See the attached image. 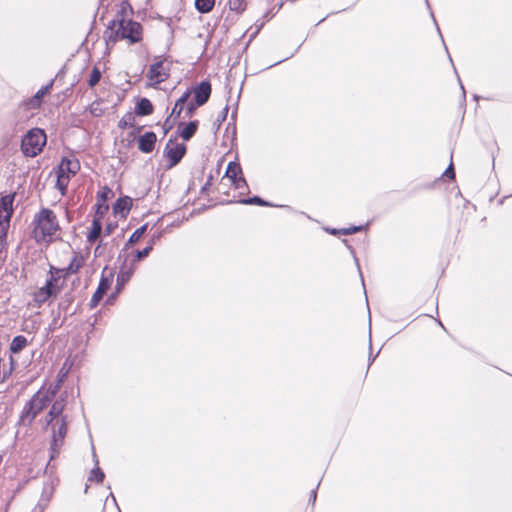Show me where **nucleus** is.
I'll list each match as a JSON object with an SVG mask.
<instances>
[{"label":"nucleus","instance_id":"nucleus-1","mask_svg":"<svg viewBox=\"0 0 512 512\" xmlns=\"http://www.w3.org/2000/svg\"><path fill=\"white\" fill-rule=\"evenodd\" d=\"M130 6L127 2L121 4V10L115 19L109 24L106 36L108 39L127 40L129 43H136L142 38V27L138 22L127 18Z\"/></svg>","mask_w":512,"mask_h":512},{"label":"nucleus","instance_id":"nucleus-2","mask_svg":"<svg viewBox=\"0 0 512 512\" xmlns=\"http://www.w3.org/2000/svg\"><path fill=\"white\" fill-rule=\"evenodd\" d=\"M32 225V235L37 243H50L58 238L60 225L51 209L42 208L36 213Z\"/></svg>","mask_w":512,"mask_h":512},{"label":"nucleus","instance_id":"nucleus-3","mask_svg":"<svg viewBox=\"0 0 512 512\" xmlns=\"http://www.w3.org/2000/svg\"><path fill=\"white\" fill-rule=\"evenodd\" d=\"M54 396V390L40 389L24 406L20 415V422L30 425L36 416L51 403Z\"/></svg>","mask_w":512,"mask_h":512},{"label":"nucleus","instance_id":"nucleus-4","mask_svg":"<svg viewBox=\"0 0 512 512\" xmlns=\"http://www.w3.org/2000/svg\"><path fill=\"white\" fill-rule=\"evenodd\" d=\"M46 144V134L42 129L34 128L27 132L21 142V149L25 156L35 157Z\"/></svg>","mask_w":512,"mask_h":512},{"label":"nucleus","instance_id":"nucleus-5","mask_svg":"<svg viewBox=\"0 0 512 512\" xmlns=\"http://www.w3.org/2000/svg\"><path fill=\"white\" fill-rule=\"evenodd\" d=\"M79 169L80 163L77 159L64 158L60 162L56 172V187L60 190L62 195L66 194V190L71 178L77 174Z\"/></svg>","mask_w":512,"mask_h":512},{"label":"nucleus","instance_id":"nucleus-6","mask_svg":"<svg viewBox=\"0 0 512 512\" xmlns=\"http://www.w3.org/2000/svg\"><path fill=\"white\" fill-rule=\"evenodd\" d=\"M46 426L51 430V459H53L63 446L68 431L67 418L58 417L50 423H46Z\"/></svg>","mask_w":512,"mask_h":512},{"label":"nucleus","instance_id":"nucleus-7","mask_svg":"<svg viewBox=\"0 0 512 512\" xmlns=\"http://www.w3.org/2000/svg\"><path fill=\"white\" fill-rule=\"evenodd\" d=\"M15 195H5L0 199V238H6L13 214Z\"/></svg>","mask_w":512,"mask_h":512},{"label":"nucleus","instance_id":"nucleus-8","mask_svg":"<svg viewBox=\"0 0 512 512\" xmlns=\"http://www.w3.org/2000/svg\"><path fill=\"white\" fill-rule=\"evenodd\" d=\"M186 153V146L183 143H178L169 140L164 149V156L168 161V167L172 168L177 165Z\"/></svg>","mask_w":512,"mask_h":512},{"label":"nucleus","instance_id":"nucleus-9","mask_svg":"<svg viewBox=\"0 0 512 512\" xmlns=\"http://www.w3.org/2000/svg\"><path fill=\"white\" fill-rule=\"evenodd\" d=\"M56 282L57 279L51 274L49 279H47L46 284L34 293V301L41 305L42 303L46 302L52 295L56 294Z\"/></svg>","mask_w":512,"mask_h":512},{"label":"nucleus","instance_id":"nucleus-10","mask_svg":"<svg viewBox=\"0 0 512 512\" xmlns=\"http://www.w3.org/2000/svg\"><path fill=\"white\" fill-rule=\"evenodd\" d=\"M168 76L169 72L166 66H150L149 71L146 74L147 85L156 87L158 84L165 81Z\"/></svg>","mask_w":512,"mask_h":512},{"label":"nucleus","instance_id":"nucleus-11","mask_svg":"<svg viewBox=\"0 0 512 512\" xmlns=\"http://www.w3.org/2000/svg\"><path fill=\"white\" fill-rule=\"evenodd\" d=\"M196 106L205 104L211 95V84L209 81H202L199 85L195 86L192 91Z\"/></svg>","mask_w":512,"mask_h":512},{"label":"nucleus","instance_id":"nucleus-12","mask_svg":"<svg viewBox=\"0 0 512 512\" xmlns=\"http://www.w3.org/2000/svg\"><path fill=\"white\" fill-rule=\"evenodd\" d=\"M113 281V277H105L102 276L101 280L99 282L98 288L93 294L91 300H90V307L94 308L98 305L100 300L103 298L104 294L107 292V290L110 288Z\"/></svg>","mask_w":512,"mask_h":512},{"label":"nucleus","instance_id":"nucleus-13","mask_svg":"<svg viewBox=\"0 0 512 512\" xmlns=\"http://www.w3.org/2000/svg\"><path fill=\"white\" fill-rule=\"evenodd\" d=\"M156 140L154 132H146L138 139V149L143 153H150L154 150Z\"/></svg>","mask_w":512,"mask_h":512},{"label":"nucleus","instance_id":"nucleus-14","mask_svg":"<svg viewBox=\"0 0 512 512\" xmlns=\"http://www.w3.org/2000/svg\"><path fill=\"white\" fill-rule=\"evenodd\" d=\"M65 407V401L63 399L55 400L52 404L48 414L46 415V423H50L58 417H66L63 415V410Z\"/></svg>","mask_w":512,"mask_h":512},{"label":"nucleus","instance_id":"nucleus-15","mask_svg":"<svg viewBox=\"0 0 512 512\" xmlns=\"http://www.w3.org/2000/svg\"><path fill=\"white\" fill-rule=\"evenodd\" d=\"M132 207V199L128 196H125V197H121L119 198L114 207H113V210H114V213L116 214H121L122 217H125L130 209Z\"/></svg>","mask_w":512,"mask_h":512},{"label":"nucleus","instance_id":"nucleus-16","mask_svg":"<svg viewBox=\"0 0 512 512\" xmlns=\"http://www.w3.org/2000/svg\"><path fill=\"white\" fill-rule=\"evenodd\" d=\"M153 112V105L147 98H142L135 107V113L138 116L150 115Z\"/></svg>","mask_w":512,"mask_h":512},{"label":"nucleus","instance_id":"nucleus-17","mask_svg":"<svg viewBox=\"0 0 512 512\" xmlns=\"http://www.w3.org/2000/svg\"><path fill=\"white\" fill-rule=\"evenodd\" d=\"M84 265V257L81 254L75 253L66 269L68 274L77 273Z\"/></svg>","mask_w":512,"mask_h":512},{"label":"nucleus","instance_id":"nucleus-18","mask_svg":"<svg viewBox=\"0 0 512 512\" xmlns=\"http://www.w3.org/2000/svg\"><path fill=\"white\" fill-rule=\"evenodd\" d=\"M191 92L190 91H186L175 103L173 109H172V112H171V117H179L180 114L182 113L183 109H184V106H185V103L187 102L189 96H190Z\"/></svg>","mask_w":512,"mask_h":512},{"label":"nucleus","instance_id":"nucleus-19","mask_svg":"<svg viewBox=\"0 0 512 512\" xmlns=\"http://www.w3.org/2000/svg\"><path fill=\"white\" fill-rule=\"evenodd\" d=\"M102 230V223L98 218H94L92 221L91 229L87 235L88 242H94L100 236Z\"/></svg>","mask_w":512,"mask_h":512},{"label":"nucleus","instance_id":"nucleus-20","mask_svg":"<svg viewBox=\"0 0 512 512\" xmlns=\"http://www.w3.org/2000/svg\"><path fill=\"white\" fill-rule=\"evenodd\" d=\"M27 343L26 337L22 335L16 336L11 342L10 350L12 353H19L27 346Z\"/></svg>","mask_w":512,"mask_h":512},{"label":"nucleus","instance_id":"nucleus-21","mask_svg":"<svg viewBox=\"0 0 512 512\" xmlns=\"http://www.w3.org/2000/svg\"><path fill=\"white\" fill-rule=\"evenodd\" d=\"M241 167L238 163L230 162L227 166L225 176L229 178L231 181L236 180L241 176Z\"/></svg>","mask_w":512,"mask_h":512},{"label":"nucleus","instance_id":"nucleus-22","mask_svg":"<svg viewBox=\"0 0 512 512\" xmlns=\"http://www.w3.org/2000/svg\"><path fill=\"white\" fill-rule=\"evenodd\" d=\"M215 5V0H195L196 9L201 13L210 12Z\"/></svg>","mask_w":512,"mask_h":512},{"label":"nucleus","instance_id":"nucleus-23","mask_svg":"<svg viewBox=\"0 0 512 512\" xmlns=\"http://www.w3.org/2000/svg\"><path fill=\"white\" fill-rule=\"evenodd\" d=\"M197 130V123L196 122H190L184 126V128L181 130V137L183 140L188 141L196 132Z\"/></svg>","mask_w":512,"mask_h":512},{"label":"nucleus","instance_id":"nucleus-24","mask_svg":"<svg viewBox=\"0 0 512 512\" xmlns=\"http://www.w3.org/2000/svg\"><path fill=\"white\" fill-rule=\"evenodd\" d=\"M103 102L102 100H95L90 106H89V112L94 117H100L104 114L105 109L103 108Z\"/></svg>","mask_w":512,"mask_h":512},{"label":"nucleus","instance_id":"nucleus-25","mask_svg":"<svg viewBox=\"0 0 512 512\" xmlns=\"http://www.w3.org/2000/svg\"><path fill=\"white\" fill-rule=\"evenodd\" d=\"M96 207L97 208L94 218H98L100 221H102L104 215L109 209V206L106 202H100V200H97Z\"/></svg>","mask_w":512,"mask_h":512},{"label":"nucleus","instance_id":"nucleus-26","mask_svg":"<svg viewBox=\"0 0 512 512\" xmlns=\"http://www.w3.org/2000/svg\"><path fill=\"white\" fill-rule=\"evenodd\" d=\"M135 271V267L132 266L128 269H126L125 267L121 268L119 274H118V281L122 282V283H125L127 281H129V279L131 278L132 274L134 273Z\"/></svg>","mask_w":512,"mask_h":512},{"label":"nucleus","instance_id":"nucleus-27","mask_svg":"<svg viewBox=\"0 0 512 512\" xmlns=\"http://www.w3.org/2000/svg\"><path fill=\"white\" fill-rule=\"evenodd\" d=\"M54 492V483L51 481L43 487L42 500L48 503Z\"/></svg>","mask_w":512,"mask_h":512},{"label":"nucleus","instance_id":"nucleus-28","mask_svg":"<svg viewBox=\"0 0 512 512\" xmlns=\"http://www.w3.org/2000/svg\"><path fill=\"white\" fill-rule=\"evenodd\" d=\"M146 228H147V225H143V226L139 227L138 229H136L130 236L129 242L130 243L138 242L140 240V238L144 235Z\"/></svg>","mask_w":512,"mask_h":512},{"label":"nucleus","instance_id":"nucleus-29","mask_svg":"<svg viewBox=\"0 0 512 512\" xmlns=\"http://www.w3.org/2000/svg\"><path fill=\"white\" fill-rule=\"evenodd\" d=\"M52 83L53 82H50L49 84H47L46 86L42 87L41 89H39L36 94L34 95V98H36L40 103L42 102V99L43 97L48 94L50 88L52 87Z\"/></svg>","mask_w":512,"mask_h":512},{"label":"nucleus","instance_id":"nucleus-30","mask_svg":"<svg viewBox=\"0 0 512 512\" xmlns=\"http://www.w3.org/2000/svg\"><path fill=\"white\" fill-rule=\"evenodd\" d=\"M101 78V72L95 67L89 78V86L94 87Z\"/></svg>","mask_w":512,"mask_h":512},{"label":"nucleus","instance_id":"nucleus-31","mask_svg":"<svg viewBox=\"0 0 512 512\" xmlns=\"http://www.w3.org/2000/svg\"><path fill=\"white\" fill-rule=\"evenodd\" d=\"M111 194H112V190L109 187L104 186L101 189V191L98 193L97 200H100V202H107V200Z\"/></svg>","mask_w":512,"mask_h":512},{"label":"nucleus","instance_id":"nucleus-32","mask_svg":"<svg viewBox=\"0 0 512 512\" xmlns=\"http://www.w3.org/2000/svg\"><path fill=\"white\" fill-rule=\"evenodd\" d=\"M40 105L41 103L36 98H34V96L24 102V106L27 110L37 109L40 107Z\"/></svg>","mask_w":512,"mask_h":512},{"label":"nucleus","instance_id":"nucleus-33","mask_svg":"<svg viewBox=\"0 0 512 512\" xmlns=\"http://www.w3.org/2000/svg\"><path fill=\"white\" fill-rule=\"evenodd\" d=\"M89 479L95 480L97 482H102L104 479V473L99 468H96L91 471V475H90Z\"/></svg>","mask_w":512,"mask_h":512},{"label":"nucleus","instance_id":"nucleus-34","mask_svg":"<svg viewBox=\"0 0 512 512\" xmlns=\"http://www.w3.org/2000/svg\"><path fill=\"white\" fill-rule=\"evenodd\" d=\"M152 250V245H149L147 247H145L143 250H139L136 252V261H140L142 260L143 258L147 257L149 255V253L151 252Z\"/></svg>","mask_w":512,"mask_h":512},{"label":"nucleus","instance_id":"nucleus-35","mask_svg":"<svg viewBox=\"0 0 512 512\" xmlns=\"http://www.w3.org/2000/svg\"><path fill=\"white\" fill-rule=\"evenodd\" d=\"M241 202L244 204H257V205H261V206L267 205V203L265 201H263L261 198H259L257 196L248 198V199H244Z\"/></svg>","mask_w":512,"mask_h":512},{"label":"nucleus","instance_id":"nucleus-36","mask_svg":"<svg viewBox=\"0 0 512 512\" xmlns=\"http://www.w3.org/2000/svg\"><path fill=\"white\" fill-rule=\"evenodd\" d=\"M232 184L235 186L236 189H242L243 187L246 186V181L242 176H240L236 180H233Z\"/></svg>","mask_w":512,"mask_h":512},{"label":"nucleus","instance_id":"nucleus-37","mask_svg":"<svg viewBox=\"0 0 512 512\" xmlns=\"http://www.w3.org/2000/svg\"><path fill=\"white\" fill-rule=\"evenodd\" d=\"M229 6L231 10H241L242 0H229Z\"/></svg>","mask_w":512,"mask_h":512},{"label":"nucleus","instance_id":"nucleus-38","mask_svg":"<svg viewBox=\"0 0 512 512\" xmlns=\"http://www.w3.org/2000/svg\"><path fill=\"white\" fill-rule=\"evenodd\" d=\"M444 174L447 177H450L451 179H453L455 177V173H454V169H453L452 164L446 169Z\"/></svg>","mask_w":512,"mask_h":512},{"label":"nucleus","instance_id":"nucleus-39","mask_svg":"<svg viewBox=\"0 0 512 512\" xmlns=\"http://www.w3.org/2000/svg\"><path fill=\"white\" fill-rule=\"evenodd\" d=\"M6 248V238H0V255Z\"/></svg>","mask_w":512,"mask_h":512},{"label":"nucleus","instance_id":"nucleus-40","mask_svg":"<svg viewBox=\"0 0 512 512\" xmlns=\"http://www.w3.org/2000/svg\"><path fill=\"white\" fill-rule=\"evenodd\" d=\"M358 230H359L358 227H353V228H350V229L346 230L345 234H351V233H354V232H356Z\"/></svg>","mask_w":512,"mask_h":512},{"label":"nucleus","instance_id":"nucleus-41","mask_svg":"<svg viewBox=\"0 0 512 512\" xmlns=\"http://www.w3.org/2000/svg\"><path fill=\"white\" fill-rule=\"evenodd\" d=\"M194 108H195V106L192 103H190L187 108L188 114H191L193 112Z\"/></svg>","mask_w":512,"mask_h":512},{"label":"nucleus","instance_id":"nucleus-42","mask_svg":"<svg viewBox=\"0 0 512 512\" xmlns=\"http://www.w3.org/2000/svg\"><path fill=\"white\" fill-rule=\"evenodd\" d=\"M112 229H113L112 225H110V224H109V225L106 227V233H107V234H110V233L112 232Z\"/></svg>","mask_w":512,"mask_h":512}]
</instances>
